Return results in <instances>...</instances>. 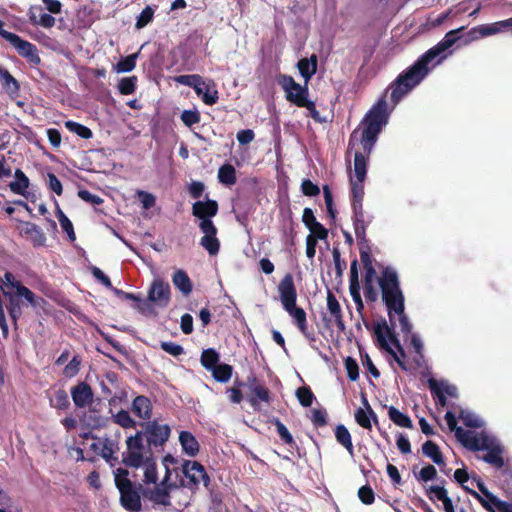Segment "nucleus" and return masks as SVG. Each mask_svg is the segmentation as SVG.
I'll return each instance as SVG.
<instances>
[{
	"label": "nucleus",
	"mask_w": 512,
	"mask_h": 512,
	"mask_svg": "<svg viewBox=\"0 0 512 512\" xmlns=\"http://www.w3.org/2000/svg\"><path fill=\"white\" fill-rule=\"evenodd\" d=\"M386 308L390 324L386 322V353L390 354L398 365L406 369L404 360L406 353L398 336L405 339L411 334V324L405 309V297L399 285L397 272L386 266Z\"/></svg>",
	"instance_id": "obj_1"
},
{
	"label": "nucleus",
	"mask_w": 512,
	"mask_h": 512,
	"mask_svg": "<svg viewBox=\"0 0 512 512\" xmlns=\"http://www.w3.org/2000/svg\"><path fill=\"white\" fill-rule=\"evenodd\" d=\"M464 29L465 27H460L447 32L441 41L428 49L411 66L398 75L389 87L393 107L425 79L435 66V64L430 66L433 60L438 58L436 61V64H438L452 53L448 50L460 39L458 34Z\"/></svg>",
	"instance_id": "obj_2"
},
{
	"label": "nucleus",
	"mask_w": 512,
	"mask_h": 512,
	"mask_svg": "<svg viewBox=\"0 0 512 512\" xmlns=\"http://www.w3.org/2000/svg\"><path fill=\"white\" fill-rule=\"evenodd\" d=\"M354 232L359 243L360 261L363 266V291L367 303H374L378 300L379 293L384 301V267L379 264L372 255L371 247L364 239L365 224L362 204L352 207Z\"/></svg>",
	"instance_id": "obj_3"
},
{
	"label": "nucleus",
	"mask_w": 512,
	"mask_h": 512,
	"mask_svg": "<svg viewBox=\"0 0 512 512\" xmlns=\"http://www.w3.org/2000/svg\"><path fill=\"white\" fill-rule=\"evenodd\" d=\"M383 124L384 95L379 97L374 109L365 115L359 126L350 135V147H354L356 143L361 145V150L355 151L354 155L355 180L359 182H364L367 172L364 153H370L378 139Z\"/></svg>",
	"instance_id": "obj_4"
},
{
	"label": "nucleus",
	"mask_w": 512,
	"mask_h": 512,
	"mask_svg": "<svg viewBox=\"0 0 512 512\" xmlns=\"http://www.w3.org/2000/svg\"><path fill=\"white\" fill-rule=\"evenodd\" d=\"M219 205L216 200L196 201L192 205V215L198 218V227L203 233L199 244L210 256H216L220 251V240L217 237L218 228L212 218L217 215Z\"/></svg>",
	"instance_id": "obj_5"
},
{
	"label": "nucleus",
	"mask_w": 512,
	"mask_h": 512,
	"mask_svg": "<svg viewBox=\"0 0 512 512\" xmlns=\"http://www.w3.org/2000/svg\"><path fill=\"white\" fill-rule=\"evenodd\" d=\"M278 292L283 308L293 318L294 324L299 331L309 340L314 341L315 335L308 328L307 315L303 308L296 305L297 290L294 284L293 275L287 273L278 285Z\"/></svg>",
	"instance_id": "obj_6"
},
{
	"label": "nucleus",
	"mask_w": 512,
	"mask_h": 512,
	"mask_svg": "<svg viewBox=\"0 0 512 512\" xmlns=\"http://www.w3.org/2000/svg\"><path fill=\"white\" fill-rule=\"evenodd\" d=\"M114 480L120 492V503L122 507L131 512H139L142 508L141 495L142 485H134L129 479V472L125 468H117L114 472Z\"/></svg>",
	"instance_id": "obj_7"
},
{
	"label": "nucleus",
	"mask_w": 512,
	"mask_h": 512,
	"mask_svg": "<svg viewBox=\"0 0 512 512\" xmlns=\"http://www.w3.org/2000/svg\"><path fill=\"white\" fill-rule=\"evenodd\" d=\"M2 292L7 302L6 307L15 330L18 329V321L22 316L21 305L24 303L23 301L32 307H37L40 301H44L43 298L36 296V294L25 285H18L17 290L2 289Z\"/></svg>",
	"instance_id": "obj_8"
},
{
	"label": "nucleus",
	"mask_w": 512,
	"mask_h": 512,
	"mask_svg": "<svg viewBox=\"0 0 512 512\" xmlns=\"http://www.w3.org/2000/svg\"><path fill=\"white\" fill-rule=\"evenodd\" d=\"M175 81L193 88L197 96L208 106L216 104L219 100V93L212 79L205 81L199 74H187L177 76Z\"/></svg>",
	"instance_id": "obj_9"
},
{
	"label": "nucleus",
	"mask_w": 512,
	"mask_h": 512,
	"mask_svg": "<svg viewBox=\"0 0 512 512\" xmlns=\"http://www.w3.org/2000/svg\"><path fill=\"white\" fill-rule=\"evenodd\" d=\"M125 443L126 450L122 452V463L126 467H142L144 460L153 456L152 449H149L148 445L145 446L141 432L137 431L134 435L128 436Z\"/></svg>",
	"instance_id": "obj_10"
},
{
	"label": "nucleus",
	"mask_w": 512,
	"mask_h": 512,
	"mask_svg": "<svg viewBox=\"0 0 512 512\" xmlns=\"http://www.w3.org/2000/svg\"><path fill=\"white\" fill-rule=\"evenodd\" d=\"M475 480L480 493L468 486H463V489L478 500L485 510L488 512H512V502L500 500L488 490L480 478Z\"/></svg>",
	"instance_id": "obj_11"
},
{
	"label": "nucleus",
	"mask_w": 512,
	"mask_h": 512,
	"mask_svg": "<svg viewBox=\"0 0 512 512\" xmlns=\"http://www.w3.org/2000/svg\"><path fill=\"white\" fill-rule=\"evenodd\" d=\"M5 23L0 20V36L8 41L16 50L19 56L26 59L30 64L37 66L41 63L38 49L33 43L22 39L19 35L3 29Z\"/></svg>",
	"instance_id": "obj_12"
},
{
	"label": "nucleus",
	"mask_w": 512,
	"mask_h": 512,
	"mask_svg": "<svg viewBox=\"0 0 512 512\" xmlns=\"http://www.w3.org/2000/svg\"><path fill=\"white\" fill-rule=\"evenodd\" d=\"M142 437L146 440L149 449L163 447L169 440L171 428L168 424H160L157 420L141 423Z\"/></svg>",
	"instance_id": "obj_13"
},
{
	"label": "nucleus",
	"mask_w": 512,
	"mask_h": 512,
	"mask_svg": "<svg viewBox=\"0 0 512 512\" xmlns=\"http://www.w3.org/2000/svg\"><path fill=\"white\" fill-rule=\"evenodd\" d=\"M277 81L284 90L288 102L302 108V104L309 100V89L306 82L305 85L301 86L295 82L292 76L286 74H280Z\"/></svg>",
	"instance_id": "obj_14"
},
{
	"label": "nucleus",
	"mask_w": 512,
	"mask_h": 512,
	"mask_svg": "<svg viewBox=\"0 0 512 512\" xmlns=\"http://www.w3.org/2000/svg\"><path fill=\"white\" fill-rule=\"evenodd\" d=\"M182 472L185 478L188 479L186 484L188 488H198L201 482L205 488H209L210 477L201 463L197 461L185 460L182 465Z\"/></svg>",
	"instance_id": "obj_15"
},
{
	"label": "nucleus",
	"mask_w": 512,
	"mask_h": 512,
	"mask_svg": "<svg viewBox=\"0 0 512 512\" xmlns=\"http://www.w3.org/2000/svg\"><path fill=\"white\" fill-rule=\"evenodd\" d=\"M456 438L472 451L487 450L494 444V441L485 433H474L463 428L456 431Z\"/></svg>",
	"instance_id": "obj_16"
},
{
	"label": "nucleus",
	"mask_w": 512,
	"mask_h": 512,
	"mask_svg": "<svg viewBox=\"0 0 512 512\" xmlns=\"http://www.w3.org/2000/svg\"><path fill=\"white\" fill-rule=\"evenodd\" d=\"M147 301L154 303L160 308H166L171 301L169 283L162 278H155L148 289Z\"/></svg>",
	"instance_id": "obj_17"
},
{
	"label": "nucleus",
	"mask_w": 512,
	"mask_h": 512,
	"mask_svg": "<svg viewBox=\"0 0 512 512\" xmlns=\"http://www.w3.org/2000/svg\"><path fill=\"white\" fill-rule=\"evenodd\" d=\"M245 386L251 392L247 400L254 409L259 407L260 402L270 404L272 398L269 389L254 374L247 377Z\"/></svg>",
	"instance_id": "obj_18"
},
{
	"label": "nucleus",
	"mask_w": 512,
	"mask_h": 512,
	"mask_svg": "<svg viewBox=\"0 0 512 512\" xmlns=\"http://www.w3.org/2000/svg\"><path fill=\"white\" fill-rule=\"evenodd\" d=\"M505 30H510L512 33V17L491 24H483L474 27L469 31V36L472 40H476L503 32Z\"/></svg>",
	"instance_id": "obj_19"
},
{
	"label": "nucleus",
	"mask_w": 512,
	"mask_h": 512,
	"mask_svg": "<svg viewBox=\"0 0 512 512\" xmlns=\"http://www.w3.org/2000/svg\"><path fill=\"white\" fill-rule=\"evenodd\" d=\"M93 390L91 386L81 381L71 388V397L77 408H85L93 402Z\"/></svg>",
	"instance_id": "obj_20"
},
{
	"label": "nucleus",
	"mask_w": 512,
	"mask_h": 512,
	"mask_svg": "<svg viewBox=\"0 0 512 512\" xmlns=\"http://www.w3.org/2000/svg\"><path fill=\"white\" fill-rule=\"evenodd\" d=\"M349 282L350 295L356 305V309L360 311L364 308V304L360 294L361 286L359 280V263L357 259L351 261Z\"/></svg>",
	"instance_id": "obj_21"
},
{
	"label": "nucleus",
	"mask_w": 512,
	"mask_h": 512,
	"mask_svg": "<svg viewBox=\"0 0 512 512\" xmlns=\"http://www.w3.org/2000/svg\"><path fill=\"white\" fill-rule=\"evenodd\" d=\"M155 487L152 489H143L142 495L144 498L148 499L155 505L160 506H170L171 505V495L169 490L166 487H159L157 484H154Z\"/></svg>",
	"instance_id": "obj_22"
},
{
	"label": "nucleus",
	"mask_w": 512,
	"mask_h": 512,
	"mask_svg": "<svg viewBox=\"0 0 512 512\" xmlns=\"http://www.w3.org/2000/svg\"><path fill=\"white\" fill-rule=\"evenodd\" d=\"M153 405L151 400L144 395L136 396L131 404V410L138 418L145 420V422L150 421L152 416Z\"/></svg>",
	"instance_id": "obj_23"
},
{
	"label": "nucleus",
	"mask_w": 512,
	"mask_h": 512,
	"mask_svg": "<svg viewBox=\"0 0 512 512\" xmlns=\"http://www.w3.org/2000/svg\"><path fill=\"white\" fill-rule=\"evenodd\" d=\"M327 309L331 315V318L334 320L337 329L341 332H344L346 327L343 319L342 309L336 296L330 290L327 292Z\"/></svg>",
	"instance_id": "obj_24"
},
{
	"label": "nucleus",
	"mask_w": 512,
	"mask_h": 512,
	"mask_svg": "<svg viewBox=\"0 0 512 512\" xmlns=\"http://www.w3.org/2000/svg\"><path fill=\"white\" fill-rule=\"evenodd\" d=\"M0 83L2 89L12 98L19 96L20 84L18 80L4 67L0 65Z\"/></svg>",
	"instance_id": "obj_25"
},
{
	"label": "nucleus",
	"mask_w": 512,
	"mask_h": 512,
	"mask_svg": "<svg viewBox=\"0 0 512 512\" xmlns=\"http://www.w3.org/2000/svg\"><path fill=\"white\" fill-rule=\"evenodd\" d=\"M426 495L431 501L439 500L443 503L445 512H455L453 502L451 498L448 497L447 490L438 485L430 486L426 489Z\"/></svg>",
	"instance_id": "obj_26"
},
{
	"label": "nucleus",
	"mask_w": 512,
	"mask_h": 512,
	"mask_svg": "<svg viewBox=\"0 0 512 512\" xmlns=\"http://www.w3.org/2000/svg\"><path fill=\"white\" fill-rule=\"evenodd\" d=\"M21 234L29 239L34 247H41L46 242V236L41 228L32 222L24 223V226L21 229Z\"/></svg>",
	"instance_id": "obj_27"
},
{
	"label": "nucleus",
	"mask_w": 512,
	"mask_h": 512,
	"mask_svg": "<svg viewBox=\"0 0 512 512\" xmlns=\"http://www.w3.org/2000/svg\"><path fill=\"white\" fill-rule=\"evenodd\" d=\"M172 283L184 296L190 295L193 290V283L188 273L183 269L174 271Z\"/></svg>",
	"instance_id": "obj_28"
},
{
	"label": "nucleus",
	"mask_w": 512,
	"mask_h": 512,
	"mask_svg": "<svg viewBox=\"0 0 512 512\" xmlns=\"http://www.w3.org/2000/svg\"><path fill=\"white\" fill-rule=\"evenodd\" d=\"M90 449L94 451L95 453L99 454L103 459H105L107 462H110L111 460H117L114 455V443L105 438V439H97L95 442H93L90 445Z\"/></svg>",
	"instance_id": "obj_29"
},
{
	"label": "nucleus",
	"mask_w": 512,
	"mask_h": 512,
	"mask_svg": "<svg viewBox=\"0 0 512 512\" xmlns=\"http://www.w3.org/2000/svg\"><path fill=\"white\" fill-rule=\"evenodd\" d=\"M179 442L182 451L190 457H194L199 453L200 445L196 437L189 431H181L179 434Z\"/></svg>",
	"instance_id": "obj_30"
},
{
	"label": "nucleus",
	"mask_w": 512,
	"mask_h": 512,
	"mask_svg": "<svg viewBox=\"0 0 512 512\" xmlns=\"http://www.w3.org/2000/svg\"><path fill=\"white\" fill-rule=\"evenodd\" d=\"M15 181L9 183L10 190L18 195L25 196L30 186V180L26 174L19 168L14 172Z\"/></svg>",
	"instance_id": "obj_31"
},
{
	"label": "nucleus",
	"mask_w": 512,
	"mask_h": 512,
	"mask_svg": "<svg viewBox=\"0 0 512 512\" xmlns=\"http://www.w3.org/2000/svg\"><path fill=\"white\" fill-rule=\"evenodd\" d=\"M365 404L367 405V410H364L362 408H358L355 412V420L361 427L365 429H371V419L374 421L375 425L379 428V422L377 419L376 414L371 409V407L367 404L365 401Z\"/></svg>",
	"instance_id": "obj_32"
},
{
	"label": "nucleus",
	"mask_w": 512,
	"mask_h": 512,
	"mask_svg": "<svg viewBox=\"0 0 512 512\" xmlns=\"http://www.w3.org/2000/svg\"><path fill=\"white\" fill-rule=\"evenodd\" d=\"M297 68L305 82L308 83L317 71L316 55L313 54L310 58H301L297 63Z\"/></svg>",
	"instance_id": "obj_33"
},
{
	"label": "nucleus",
	"mask_w": 512,
	"mask_h": 512,
	"mask_svg": "<svg viewBox=\"0 0 512 512\" xmlns=\"http://www.w3.org/2000/svg\"><path fill=\"white\" fill-rule=\"evenodd\" d=\"M144 467V478L143 482L146 485L157 484L158 482V472H157V464L154 460L153 456H149L144 463L142 464Z\"/></svg>",
	"instance_id": "obj_34"
},
{
	"label": "nucleus",
	"mask_w": 512,
	"mask_h": 512,
	"mask_svg": "<svg viewBox=\"0 0 512 512\" xmlns=\"http://www.w3.org/2000/svg\"><path fill=\"white\" fill-rule=\"evenodd\" d=\"M482 460L497 469H501L504 466L501 447L493 444L487 449V453L482 457Z\"/></svg>",
	"instance_id": "obj_35"
},
{
	"label": "nucleus",
	"mask_w": 512,
	"mask_h": 512,
	"mask_svg": "<svg viewBox=\"0 0 512 512\" xmlns=\"http://www.w3.org/2000/svg\"><path fill=\"white\" fill-rule=\"evenodd\" d=\"M422 452L425 456L429 457L435 464L441 466L444 463V457L440 451L439 446L433 441H426L422 445Z\"/></svg>",
	"instance_id": "obj_36"
},
{
	"label": "nucleus",
	"mask_w": 512,
	"mask_h": 512,
	"mask_svg": "<svg viewBox=\"0 0 512 512\" xmlns=\"http://www.w3.org/2000/svg\"><path fill=\"white\" fill-rule=\"evenodd\" d=\"M335 437L337 442L341 444L352 455L354 447L351 439V434L343 424H339L336 426Z\"/></svg>",
	"instance_id": "obj_37"
},
{
	"label": "nucleus",
	"mask_w": 512,
	"mask_h": 512,
	"mask_svg": "<svg viewBox=\"0 0 512 512\" xmlns=\"http://www.w3.org/2000/svg\"><path fill=\"white\" fill-rule=\"evenodd\" d=\"M220 355L214 348L204 349L201 353V365L208 371H211L219 364Z\"/></svg>",
	"instance_id": "obj_38"
},
{
	"label": "nucleus",
	"mask_w": 512,
	"mask_h": 512,
	"mask_svg": "<svg viewBox=\"0 0 512 512\" xmlns=\"http://www.w3.org/2000/svg\"><path fill=\"white\" fill-rule=\"evenodd\" d=\"M388 415L391 421L397 426L409 429L413 428V423L410 417L405 413L399 411L394 406H390L388 408Z\"/></svg>",
	"instance_id": "obj_39"
},
{
	"label": "nucleus",
	"mask_w": 512,
	"mask_h": 512,
	"mask_svg": "<svg viewBox=\"0 0 512 512\" xmlns=\"http://www.w3.org/2000/svg\"><path fill=\"white\" fill-rule=\"evenodd\" d=\"M114 294L120 298V299H123V300H132V301H135L138 303L137 305V310L141 313H146V310L147 308H149V304L144 302L141 298L140 295H137V294H134V293H130V292H125L121 289H118V288H115V287H112L111 289Z\"/></svg>",
	"instance_id": "obj_40"
},
{
	"label": "nucleus",
	"mask_w": 512,
	"mask_h": 512,
	"mask_svg": "<svg viewBox=\"0 0 512 512\" xmlns=\"http://www.w3.org/2000/svg\"><path fill=\"white\" fill-rule=\"evenodd\" d=\"M210 372L217 382L227 383L232 377L233 367L229 364L222 363L215 366Z\"/></svg>",
	"instance_id": "obj_41"
},
{
	"label": "nucleus",
	"mask_w": 512,
	"mask_h": 512,
	"mask_svg": "<svg viewBox=\"0 0 512 512\" xmlns=\"http://www.w3.org/2000/svg\"><path fill=\"white\" fill-rule=\"evenodd\" d=\"M219 182L231 186L237 181L236 170L231 164H224L218 170Z\"/></svg>",
	"instance_id": "obj_42"
},
{
	"label": "nucleus",
	"mask_w": 512,
	"mask_h": 512,
	"mask_svg": "<svg viewBox=\"0 0 512 512\" xmlns=\"http://www.w3.org/2000/svg\"><path fill=\"white\" fill-rule=\"evenodd\" d=\"M138 57L139 52H136L122 58L119 62H117L114 65V71L117 73L131 72L136 67V61Z\"/></svg>",
	"instance_id": "obj_43"
},
{
	"label": "nucleus",
	"mask_w": 512,
	"mask_h": 512,
	"mask_svg": "<svg viewBox=\"0 0 512 512\" xmlns=\"http://www.w3.org/2000/svg\"><path fill=\"white\" fill-rule=\"evenodd\" d=\"M351 186V206L356 207L362 204L364 197V185L363 182L355 180L352 176L350 177Z\"/></svg>",
	"instance_id": "obj_44"
},
{
	"label": "nucleus",
	"mask_w": 512,
	"mask_h": 512,
	"mask_svg": "<svg viewBox=\"0 0 512 512\" xmlns=\"http://www.w3.org/2000/svg\"><path fill=\"white\" fill-rule=\"evenodd\" d=\"M365 327L368 330L373 329L376 345L381 352H384V320L376 321L374 323L365 322Z\"/></svg>",
	"instance_id": "obj_45"
},
{
	"label": "nucleus",
	"mask_w": 512,
	"mask_h": 512,
	"mask_svg": "<svg viewBox=\"0 0 512 512\" xmlns=\"http://www.w3.org/2000/svg\"><path fill=\"white\" fill-rule=\"evenodd\" d=\"M50 406L59 410H67L70 407V400L64 389L55 391L53 398L50 399Z\"/></svg>",
	"instance_id": "obj_46"
},
{
	"label": "nucleus",
	"mask_w": 512,
	"mask_h": 512,
	"mask_svg": "<svg viewBox=\"0 0 512 512\" xmlns=\"http://www.w3.org/2000/svg\"><path fill=\"white\" fill-rule=\"evenodd\" d=\"M270 423L276 427V431H277L280 439L285 444H287L291 447L296 446V442H295L293 436L291 435V433L289 432L287 427L278 418H273L272 420H270Z\"/></svg>",
	"instance_id": "obj_47"
},
{
	"label": "nucleus",
	"mask_w": 512,
	"mask_h": 512,
	"mask_svg": "<svg viewBox=\"0 0 512 512\" xmlns=\"http://www.w3.org/2000/svg\"><path fill=\"white\" fill-rule=\"evenodd\" d=\"M65 127L72 133H75L77 136H79L82 139H90L93 136V132L90 128L87 126L68 120L65 122Z\"/></svg>",
	"instance_id": "obj_48"
},
{
	"label": "nucleus",
	"mask_w": 512,
	"mask_h": 512,
	"mask_svg": "<svg viewBox=\"0 0 512 512\" xmlns=\"http://www.w3.org/2000/svg\"><path fill=\"white\" fill-rule=\"evenodd\" d=\"M92 8L88 5L79 6L76 10V21L79 27H89L92 24Z\"/></svg>",
	"instance_id": "obj_49"
},
{
	"label": "nucleus",
	"mask_w": 512,
	"mask_h": 512,
	"mask_svg": "<svg viewBox=\"0 0 512 512\" xmlns=\"http://www.w3.org/2000/svg\"><path fill=\"white\" fill-rule=\"evenodd\" d=\"M56 217L60 223L62 230L67 233L69 240L75 241L76 235L74 232L73 224L60 208L57 209Z\"/></svg>",
	"instance_id": "obj_50"
},
{
	"label": "nucleus",
	"mask_w": 512,
	"mask_h": 512,
	"mask_svg": "<svg viewBox=\"0 0 512 512\" xmlns=\"http://www.w3.org/2000/svg\"><path fill=\"white\" fill-rule=\"evenodd\" d=\"M137 77L129 76L121 78L118 82V91L122 95H130L136 91L137 88Z\"/></svg>",
	"instance_id": "obj_51"
},
{
	"label": "nucleus",
	"mask_w": 512,
	"mask_h": 512,
	"mask_svg": "<svg viewBox=\"0 0 512 512\" xmlns=\"http://www.w3.org/2000/svg\"><path fill=\"white\" fill-rule=\"evenodd\" d=\"M113 422L124 429L135 428L137 425V422L130 416L129 412L124 409L113 415Z\"/></svg>",
	"instance_id": "obj_52"
},
{
	"label": "nucleus",
	"mask_w": 512,
	"mask_h": 512,
	"mask_svg": "<svg viewBox=\"0 0 512 512\" xmlns=\"http://www.w3.org/2000/svg\"><path fill=\"white\" fill-rule=\"evenodd\" d=\"M296 397L303 407H310L315 400V395L309 386L299 387L296 390Z\"/></svg>",
	"instance_id": "obj_53"
},
{
	"label": "nucleus",
	"mask_w": 512,
	"mask_h": 512,
	"mask_svg": "<svg viewBox=\"0 0 512 512\" xmlns=\"http://www.w3.org/2000/svg\"><path fill=\"white\" fill-rule=\"evenodd\" d=\"M82 358L80 355H74L72 359L69 361V363L64 367L63 369V375L67 378H73L75 377L81 367Z\"/></svg>",
	"instance_id": "obj_54"
},
{
	"label": "nucleus",
	"mask_w": 512,
	"mask_h": 512,
	"mask_svg": "<svg viewBox=\"0 0 512 512\" xmlns=\"http://www.w3.org/2000/svg\"><path fill=\"white\" fill-rule=\"evenodd\" d=\"M154 12L152 7L146 6L137 17L136 28L141 29L147 26L153 20Z\"/></svg>",
	"instance_id": "obj_55"
},
{
	"label": "nucleus",
	"mask_w": 512,
	"mask_h": 512,
	"mask_svg": "<svg viewBox=\"0 0 512 512\" xmlns=\"http://www.w3.org/2000/svg\"><path fill=\"white\" fill-rule=\"evenodd\" d=\"M324 201L326 205L327 215L331 220L336 218V209L334 208L333 195L328 185L323 187Z\"/></svg>",
	"instance_id": "obj_56"
},
{
	"label": "nucleus",
	"mask_w": 512,
	"mask_h": 512,
	"mask_svg": "<svg viewBox=\"0 0 512 512\" xmlns=\"http://www.w3.org/2000/svg\"><path fill=\"white\" fill-rule=\"evenodd\" d=\"M347 376L351 381H356L359 378V366L357 361L352 357H347L344 361Z\"/></svg>",
	"instance_id": "obj_57"
},
{
	"label": "nucleus",
	"mask_w": 512,
	"mask_h": 512,
	"mask_svg": "<svg viewBox=\"0 0 512 512\" xmlns=\"http://www.w3.org/2000/svg\"><path fill=\"white\" fill-rule=\"evenodd\" d=\"M180 118L187 127H192L200 122L201 116L197 110H184Z\"/></svg>",
	"instance_id": "obj_58"
},
{
	"label": "nucleus",
	"mask_w": 512,
	"mask_h": 512,
	"mask_svg": "<svg viewBox=\"0 0 512 512\" xmlns=\"http://www.w3.org/2000/svg\"><path fill=\"white\" fill-rule=\"evenodd\" d=\"M301 192L307 197H315L320 194V188L310 179H303L301 183Z\"/></svg>",
	"instance_id": "obj_59"
},
{
	"label": "nucleus",
	"mask_w": 512,
	"mask_h": 512,
	"mask_svg": "<svg viewBox=\"0 0 512 512\" xmlns=\"http://www.w3.org/2000/svg\"><path fill=\"white\" fill-rule=\"evenodd\" d=\"M160 347L163 351L174 357L184 354V348L180 344L174 342L163 341L160 343Z\"/></svg>",
	"instance_id": "obj_60"
},
{
	"label": "nucleus",
	"mask_w": 512,
	"mask_h": 512,
	"mask_svg": "<svg viewBox=\"0 0 512 512\" xmlns=\"http://www.w3.org/2000/svg\"><path fill=\"white\" fill-rule=\"evenodd\" d=\"M415 476L419 481L428 482L436 478L437 470L433 465L428 464Z\"/></svg>",
	"instance_id": "obj_61"
},
{
	"label": "nucleus",
	"mask_w": 512,
	"mask_h": 512,
	"mask_svg": "<svg viewBox=\"0 0 512 512\" xmlns=\"http://www.w3.org/2000/svg\"><path fill=\"white\" fill-rule=\"evenodd\" d=\"M310 234L308 236L314 237L316 240H326L328 238V229L325 228L320 222H316L309 229Z\"/></svg>",
	"instance_id": "obj_62"
},
{
	"label": "nucleus",
	"mask_w": 512,
	"mask_h": 512,
	"mask_svg": "<svg viewBox=\"0 0 512 512\" xmlns=\"http://www.w3.org/2000/svg\"><path fill=\"white\" fill-rule=\"evenodd\" d=\"M78 197L84 202L90 203L92 205H101L104 202L100 196L92 194L90 191L85 189L78 190Z\"/></svg>",
	"instance_id": "obj_63"
},
{
	"label": "nucleus",
	"mask_w": 512,
	"mask_h": 512,
	"mask_svg": "<svg viewBox=\"0 0 512 512\" xmlns=\"http://www.w3.org/2000/svg\"><path fill=\"white\" fill-rule=\"evenodd\" d=\"M311 421L315 427H324L327 425V412L324 409L312 410Z\"/></svg>",
	"instance_id": "obj_64"
}]
</instances>
